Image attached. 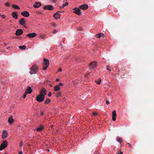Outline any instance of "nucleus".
Here are the masks:
<instances>
[{
	"mask_svg": "<svg viewBox=\"0 0 154 154\" xmlns=\"http://www.w3.org/2000/svg\"><path fill=\"white\" fill-rule=\"evenodd\" d=\"M26 94H30L32 92V90L30 86H28L26 91Z\"/></svg>",
	"mask_w": 154,
	"mask_h": 154,
	"instance_id": "a211bd4d",
	"label": "nucleus"
},
{
	"mask_svg": "<svg viewBox=\"0 0 154 154\" xmlns=\"http://www.w3.org/2000/svg\"><path fill=\"white\" fill-rule=\"evenodd\" d=\"M127 144L130 147H132V146L131 145L130 143H127Z\"/></svg>",
	"mask_w": 154,
	"mask_h": 154,
	"instance_id": "c03bdc74",
	"label": "nucleus"
},
{
	"mask_svg": "<svg viewBox=\"0 0 154 154\" xmlns=\"http://www.w3.org/2000/svg\"><path fill=\"white\" fill-rule=\"evenodd\" d=\"M39 38L40 39H46V38L45 37V36L44 35H41Z\"/></svg>",
	"mask_w": 154,
	"mask_h": 154,
	"instance_id": "cd10ccee",
	"label": "nucleus"
},
{
	"mask_svg": "<svg viewBox=\"0 0 154 154\" xmlns=\"http://www.w3.org/2000/svg\"><path fill=\"white\" fill-rule=\"evenodd\" d=\"M73 10V12L78 15H80L82 14L81 11L79 8H75Z\"/></svg>",
	"mask_w": 154,
	"mask_h": 154,
	"instance_id": "39448f33",
	"label": "nucleus"
},
{
	"mask_svg": "<svg viewBox=\"0 0 154 154\" xmlns=\"http://www.w3.org/2000/svg\"><path fill=\"white\" fill-rule=\"evenodd\" d=\"M19 23L20 24L23 25L24 27L26 28L27 27L25 26L24 25L25 24V19L24 18L21 19L19 21Z\"/></svg>",
	"mask_w": 154,
	"mask_h": 154,
	"instance_id": "9b49d317",
	"label": "nucleus"
},
{
	"mask_svg": "<svg viewBox=\"0 0 154 154\" xmlns=\"http://www.w3.org/2000/svg\"><path fill=\"white\" fill-rule=\"evenodd\" d=\"M23 33V31L20 29H17L15 33V35L17 36H19L21 35Z\"/></svg>",
	"mask_w": 154,
	"mask_h": 154,
	"instance_id": "4468645a",
	"label": "nucleus"
},
{
	"mask_svg": "<svg viewBox=\"0 0 154 154\" xmlns=\"http://www.w3.org/2000/svg\"><path fill=\"white\" fill-rule=\"evenodd\" d=\"M42 5L41 3L40 2H35L33 5V7L35 8H38Z\"/></svg>",
	"mask_w": 154,
	"mask_h": 154,
	"instance_id": "9d476101",
	"label": "nucleus"
},
{
	"mask_svg": "<svg viewBox=\"0 0 154 154\" xmlns=\"http://www.w3.org/2000/svg\"><path fill=\"white\" fill-rule=\"evenodd\" d=\"M48 151H49L50 150H49L48 149Z\"/></svg>",
	"mask_w": 154,
	"mask_h": 154,
	"instance_id": "bf43d9fd",
	"label": "nucleus"
},
{
	"mask_svg": "<svg viewBox=\"0 0 154 154\" xmlns=\"http://www.w3.org/2000/svg\"><path fill=\"white\" fill-rule=\"evenodd\" d=\"M10 48V47H8L7 48V49H9V48Z\"/></svg>",
	"mask_w": 154,
	"mask_h": 154,
	"instance_id": "6e6d98bb",
	"label": "nucleus"
},
{
	"mask_svg": "<svg viewBox=\"0 0 154 154\" xmlns=\"http://www.w3.org/2000/svg\"><path fill=\"white\" fill-rule=\"evenodd\" d=\"M21 14L22 16L26 17H28L29 16V13L26 11L22 12Z\"/></svg>",
	"mask_w": 154,
	"mask_h": 154,
	"instance_id": "2eb2a0df",
	"label": "nucleus"
},
{
	"mask_svg": "<svg viewBox=\"0 0 154 154\" xmlns=\"http://www.w3.org/2000/svg\"><path fill=\"white\" fill-rule=\"evenodd\" d=\"M61 95V94L60 93H58L56 95V96L57 97H59Z\"/></svg>",
	"mask_w": 154,
	"mask_h": 154,
	"instance_id": "473e14b6",
	"label": "nucleus"
},
{
	"mask_svg": "<svg viewBox=\"0 0 154 154\" xmlns=\"http://www.w3.org/2000/svg\"><path fill=\"white\" fill-rule=\"evenodd\" d=\"M43 114H44V113H43V112L42 111H41V115L42 116V115H43Z\"/></svg>",
	"mask_w": 154,
	"mask_h": 154,
	"instance_id": "3c124183",
	"label": "nucleus"
},
{
	"mask_svg": "<svg viewBox=\"0 0 154 154\" xmlns=\"http://www.w3.org/2000/svg\"><path fill=\"white\" fill-rule=\"evenodd\" d=\"M18 154H23V152L21 151L19 152Z\"/></svg>",
	"mask_w": 154,
	"mask_h": 154,
	"instance_id": "de8ad7c7",
	"label": "nucleus"
},
{
	"mask_svg": "<svg viewBox=\"0 0 154 154\" xmlns=\"http://www.w3.org/2000/svg\"><path fill=\"white\" fill-rule=\"evenodd\" d=\"M37 35V34L35 32H32L31 33H29L26 35L29 38H33L35 37Z\"/></svg>",
	"mask_w": 154,
	"mask_h": 154,
	"instance_id": "ddd939ff",
	"label": "nucleus"
},
{
	"mask_svg": "<svg viewBox=\"0 0 154 154\" xmlns=\"http://www.w3.org/2000/svg\"><path fill=\"white\" fill-rule=\"evenodd\" d=\"M62 69L60 68H59L58 69V71H60V72H61L62 71Z\"/></svg>",
	"mask_w": 154,
	"mask_h": 154,
	"instance_id": "09e8293b",
	"label": "nucleus"
},
{
	"mask_svg": "<svg viewBox=\"0 0 154 154\" xmlns=\"http://www.w3.org/2000/svg\"><path fill=\"white\" fill-rule=\"evenodd\" d=\"M82 28L81 27H79L78 29V30H80V31H82Z\"/></svg>",
	"mask_w": 154,
	"mask_h": 154,
	"instance_id": "79ce46f5",
	"label": "nucleus"
},
{
	"mask_svg": "<svg viewBox=\"0 0 154 154\" xmlns=\"http://www.w3.org/2000/svg\"><path fill=\"white\" fill-rule=\"evenodd\" d=\"M5 5L6 6L8 7H9L10 6V4L8 2L5 3Z\"/></svg>",
	"mask_w": 154,
	"mask_h": 154,
	"instance_id": "7c9ffc66",
	"label": "nucleus"
},
{
	"mask_svg": "<svg viewBox=\"0 0 154 154\" xmlns=\"http://www.w3.org/2000/svg\"><path fill=\"white\" fill-rule=\"evenodd\" d=\"M68 4V3L67 2L66 3L64 4L63 5V6H64V7L66 6Z\"/></svg>",
	"mask_w": 154,
	"mask_h": 154,
	"instance_id": "f704fd0d",
	"label": "nucleus"
},
{
	"mask_svg": "<svg viewBox=\"0 0 154 154\" xmlns=\"http://www.w3.org/2000/svg\"><path fill=\"white\" fill-rule=\"evenodd\" d=\"M47 94V91L46 89L44 88H42L40 91V94L42 95H44L45 97V95Z\"/></svg>",
	"mask_w": 154,
	"mask_h": 154,
	"instance_id": "6e6552de",
	"label": "nucleus"
},
{
	"mask_svg": "<svg viewBox=\"0 0 154 154\" xmlns=\"http://www.w3.org/2000/svg\"><path fill=\"white\" fill-rule=\"evenodd\" d=\"M44 10H52L54 9V7L51 5H45L43 7Z\"/></svg>",
	"mask_w": 154,
	"mask_h": 154,
	"instance_id": "0eeeda50",
	"label": "nucleus"
},
{
	"mask_svg": "<svg viewBox=\"0 0 154 154\" xmlns=\"http://www.w3.org/2000/svg\"><path fill=\"white\" fill-rule=\"evenodd\" d=\"M106 104H107V105H108V104H109V101H108V100H107V101H106Z\"/></svg>",
	"mask_w": 154,
	"mask_h": 154,
	"instance_id": "a18cd8bd",
	"label": "nucleus"
},
{
	"mask_svg": "<svg viewBox=\"0 0 154 154\" xmlns=\"http://www.w3.org/2000/svg\"><path fill=\"white\" fill-rule=\"evenodd\" d=\"M4 44L5 45H6V44L5 43H4Z\"/></svg>",
	"mask_w": 154,
	"mask_h": 154,
	"instance_id": "4d7b16f0",
	"label": "nucleus"
},
{
	"mask_svg": "<svg viewBox=\"0 0 154 154\" xmlns=\"http://www.w3.org/2000/svg\"><path fill=\"white\" fill-rule=\"evenodd\" d=\"M51 1L53 2H55V0H51Z\"/></svg>",
	"mask_w": 154,
	"mask_h": 154,
	"instance_id": "864d4df0",
	"label": "nucleus"
},
{
	"mask_svg": "<svg viewBox=\"0 0 154 154\" xmlns=\"http://www.w3.org/2000/svg\"><path fill=\"white\" fill-rule=\"evenodd\" d=\"M8 135V132L5 130H3L2 134V137L3 139H4L7 137Z\"/></svg>",
	"mask_w": 154,
	"mask_h": 154,
	"instance_id": "f8f14e48",
	"label": "nucleus"
},
{
	"mask_svg": "<svg viewBox=\"0 0 154 154\" xmlns=\"http://www.w3.org/2000/svg\"><path fill=\"white\" fill-rule=\"evenodd\" d=\"M8 146V142L6 140H4L1 143L0 146V150H2Z\"/></svg>",
	"mask_w": 154,
	"mask_h": 154,
	"instance_id": "20e7f679",
	"label": "nucleus"
},
{
	"mask_svg": "<svg viewBox=\"0 0 154 154\" xmlns=\"http://www.w3.org/2000/svg\"><path fill=\"white\" fill-rule=\"evenodd\" d=\"M45 97L44 95L39 94L36 97V99L38 102H41L44 100Z\"/></svg>",
	"mask_w": 154,
	"mask_h": 154,
	"instance_id": "7ed1b4c3",
	"label": "nucleus"
},
{
	"mask_svg": "<svg viewBox=\"0 0 154 154\" xmlns=\"http://www.w3.org/2000/svg\"><path fill=\"white\" fill-rule=\"evenodd\" d=\"M49 97H51V92H50L48 95Z\"/></svg>",
	"mask_w": 154,
	"mask_h": 154,
	"instance_id": "ea45409f",
	"label": "nucleus"
},
{
	"mask_svg": "<svg viewBox=\"0 0 154 154\" xmlns=\"http://www.w3.org/2000/svg\"><path fill=\"white\" fill-rule=\"evenodd\" d=\"M12 6L13 8H14L15 9H20V8L18 7V6L15 5H13Z\"/></svg>",
	"mask_w": 154,
	"mask_h": 154,
	"instance_id": "a878e982",
	"label": "nucleus"
},
{
	"mask_svg": "<svg viewBox=\"0 0 154 154\" xmlns=\"http://www.w3.org/2000/svg\"><path fill=\"white\" fill-rule=\"evenodd\" d=\"M19 48L21 49V50H24L26 48V46L25 45H23V46H19Z\"/></svg>",
	"mask_w": 154,
	"mask_h": 154,
	"instance_id": "bb28decb",
	"label": "nucleus"
},
{
	"mask_svg": "<svg viewBox=\"0 0 154 154\" xmlns=\"http://www.w3.org/2000/svg\"><path fill=\"white\" fill-rule=\"evenodd\" d=\"M93 115L94 116H96L97 115V114L96 113V112H93Z\"/></svg>",
	"mask_w": 154,
	"mask_h": 154,
	"instance_id": "a19ab883",
	"label": "nucleus"
},
{
	"mask_svg": "<svg viewBox=\"0 0 154 154\" xmlns=\"http://www.w3.org/2000/svg\"><path fill=\"white\" fill-rule=\"evenodd\" d=\"M101 81V79L100 78H99L97 80H96L95 82L97 84L99 85L100 84Z\"/></svg>",
	"mask_w": 154,
	"mask_h": 154,
	"instance_id": "b1692460",
	"label": "nucleus"
},
{
	"mask_svg": "<svg viewBox=\"0 0 154 154\" xmlns=\"http://www.w3.org/2000/svg\"><path fill=\"white\" fill-rule=\"evenodd\" d=\"M116 112L115 110H114L112 112V119L113 121H115L116 120Z\"/></svg>",
	"mask_w": 154,
	"mask_h": 154,
	"instance_id": "dca6fc26",
	"label": "nucleus"
},
{
	"mask_svg": "<svg viewBox=\"0 0 154 154\" xmlns=\"http://www.w3.org/2000/svg\"><path fill=\"white\" fill-rule=\"evenodd\" d=\"M57 32V31L56 30H55V29H54L53 30V32L52 33L53 34H54V33H56Z\"/></svg>",
	"mask_w": 154,
	"mask_h": 154,
	"instance_id": "72a5a7b5",
	"label": "nucleus"
},
{
	"mask_svg": "<svg viewBox=\"0 0 154 154\" xmlns=\"http://www.w3.org/2000/svg\"><path fill=\"white\" fill-rule=\"evenodd\" d=\"M60 80L59 79H56V81L57 82H58V81H60Z\"/></svg>",
	"mask_w": 154,
	"mask_h": 154,
	"instance_id": "8fccbe9b",
	"label": "nucleus"
},
{
	"mask_svg": "<svg viewBox=\"0 0 154 154\" xmlns=\"http://www.w3.org/2000/svg\"><path fill=\"white\" fill-rule=\"evenodd\" d=\"M88 5L86 4H84L82 5H80L79 6V8L81 9L86 10L88 8Z\"/></svg>",
	"mask_w": 154,
	"mask_h": 154,
	"instance_id": "1a4fd4ad",
	"label": "nucleus"
},
{
	"mask_svg": "<svg viewBox=\"0 0 154 154\" xmlns=\"http://www.w3.org/2000/svg\"><path fill=\"white\" fill-rule=\"evenodd\" d=\"M27 94H26V92H25L24 93V94L23 95V97L24 98H25L26 97V95Z\"/></svg>",
	"mask_w": 154,
	"mask_h": 154,
	"instance_id": "e433bc0d",
	"label": "nucleus"
},
{
	"mask_svg": "<svg viewBox=\"0 0 154 154\" xmlns=\"http://www.w3.org/2000/svg\"><path fill=\"white\" fill-rule=\"evenodd\" d=\"M109 66H106V69L107 70H108L109 72H110L111 71V70L109 69Z\"/></svg>",
	"mask_w": 154,
	"mask_h": 154,
	"instance_id": "2f4dec72",
	"label": "nucleus"
},
{
	"mask_svg": "<svg viewBox=\"0 0 154 154\" xmlns=\"http://www.w3.org/2000/svg\"><path fill=\"white\" fill-rule=\"evenodd\" d=\"M64 7V6H63V5L62 6L60 7V9H61L62 8H63Z\"/></svg>",
	"mask_w": 154,
	"mask_h": 154,
	"instance_id": "49530a36",
	"label": "nucleus"
},
{
	"mask_svg": "<svg viewBox=\"0 0 154 154\" xmlns=\"http://www.w3.org/2000/svg\"><path fill=\"white\" fill-rule=\"evenodd\" d=\"M51 25L53 26L54 27H56L57 26V25L56 24V23L54 22H52L51 23Z\"/></svg>",
	"mask_w": 154,
	"mask_h": 154,
	"instance_id": "c756f323",
	"label": "nucleus"
},
{
	"mask_svg": "<svg viewBox=\"0 0 154 154\" xmlns=\"http://www.w3.org/2000/svg\"><path fill=\"white\" fill-rule=\"evenodd\" d=\"M1 16H2V15L1 14H0V16L1 17Z\"/></svg>",
	"mask_w": 154,
	"mask_h": 154,
	"instance_id": "13d9d810",
	"label": "nucleus"
},
{
	"mask_svg": "<svg viewBox=\"0 0 154 154\" xmlns=\"http://www.w3.org/2000/svg\"><path fill=\"white\" fill-rule=\"evenodd\" d=\"M11 15H12L13 17L15 19H17L18 18V15L17 12H13Z\"/></svg>",
	"mask_w": 154,
	"mask_h": 154,
	"instance_id": "6ab92c4d",
	"label": "nucleus"
},
{
	"mask_svg": "<svg viewBox=\"0 0 154 154\" xmlns=\"http://www.w3.org/2000/svg\"><path fill=\"white\" fill-rule=\"evenodd\" d=\"M117 140L119 143H121L122 142V139L120 137H119L117 139Z\"/></svg>",
	"mask_w": 154,
	"mask_h": 154,
	"instance_id": "5701e85b",
	"label": "nucleus"
},
{
	"mask_svg": "<svg viewBox=\"0 0 154 154\" xmlns=\"http://www.w3.org/2000/svg\"><path fill=\"white\" fill-rule=\"evenodd\" d=\"M49 61L48 59L46 58H44V61L43 62V70H45L49 65Z\"/></svg>",
	"mask_w": 154,
	"mask_h": 154,
	"instance_id": "f257e3e1",
	"label": "nucleus"
},
{
	"mask_svg": "<svg viewBox=\"0 0 154 154\" xmlns=\"http://www.w3.org/2000/svg\"><path fill=\"white\" fill-rule=\"evenodd\" d=\"M97 66V63L93 61L91 63L89 64V67L91 69H93Z\"/></svg>",
	"mask_w": 154,
	"mask_h": 154,
	"instance_id": "423d86ee",
	"label": "nucleus"
},
{
	"mask_svg": "<svg viewBox=\"0 0 154 154\" xmlns=\"http://www.w3.org/2000/svg\"><path fill=\"white\" fill-rule=\"evenodd\" d=\"M38 69V67L37 66H33L31 68L30 71L29 72L31 75L35 74L36 73Z\"/></svg>",
	"mask_w": 154,
	"mask_h": 154,
	"instance_id": "f03ea898",
	"label": "nucleus"
},
{
	"mask_svg": "<svg viewBox=\"0 0 154 154\" xmlns=\"http://www.w3.org/2000/svg\"><path fill=\"white\" fill-rule=\"evenodd\" d=\"M23 145V142L22 141H21L20 143V144L19 145L20 147H21Z\"/></svg>",
	"mask_w": 154,
	"mask_h": 154,
	"instance_id": "c9c22d12",
	"label": "nucleus"
},
{
	"mask_svg": "<svg viewBox=\"0 0 154 154\" xmlns=\"http://www.w3.org/2000/svg\"><path fill=\"white\" fill-rule=\"evenodd\" d=\"M61 12V11H59L57 12L56 13L57 14V15H60V13Z\"/></svg>",
	"mask_w": 154,
	"mask_h": 154,
	"instance_id": "4c0bfd02",
	"label": "nucleus"
},
{
	"mask_svg": "<svg viewBox=\"0 0 154 154\" xmlns=\"http://www.w3.org/2000/svg\"><path fill=\"white\" fill-rule=\"evenodd\" d=\"M60 89V88L58 85H56L54 87V89L55 91H58Z\"/></svg>",
	"mask_w": 154,
	"mask_h": 154,
	"instance_id": "4be33fe9",
	"label": "nucleus"
},
{
	"mask_svg": "<svg viewBox=\"0 0 154 154\" xmlns=\"http://www.w3.org/2000/svg\"><path fill=\"white\" fill-rule=\"evenodd\" d=\"M63 85V84H62V83L60 82V83H59V85H58V86H62Z\"/></svg>",
	"mask_w": 154,
	"mask_h": 154,
	"instance_id": "37998d69",
	"label": "nucleus"
},
{
	"mask_svg": "<svg viewBox=\"0 0 154 154\" xmlns=\"http://www.w3.org/2000/svg\"><path fill=\"white\" fill-rule=\"evenodd\" d=\"M116 154H123V152H121L120 153H118Z\"/></svg>",
	"mask_w": 154,
	"mask_h": 154,
	"instance_id": "603ef678",
	"label": "nucleus"
},
{
	"mask_svg": "<svg viewBox=\"0 0 154 154\" xmlns=\"http://www.w3.org/2000/svg\"><path fill=\"white\" fill-rule=\"evenodd\" d=\"M14 120L12 118V117H11L9 118L8 121L9 122L11 123L14 121Z\"/></svg>",
	"mask_w": 154,
	"mask_h": 154,
	"instance_id": "393cba45",
	"label": "nucleus"
},
{
	"mask_svg": "<svg viewBox=\"0 0 154 154\" xmlns=\"http://www.w3.org/2000/svg\"><path fill=\"white\" fill-rule=\"evenodd\" d=\"M63 1L64 2H66V0H64Z\"/></svg>",
	"mask_w": 154,
	"mask_h": 154,
	"instance_id": "5fc2aeb1",
	"label": "nucleus"
},
{
	"mask_svg": "<svg viewBox=\"0 0 154 154\" xmlns=\"http://www.w3.org/2000/svg\"><path fill=\"white\" fill-rule=\"evenodd\" d=\"M1 17L4 19L5 18V15H2V16H1Z\"/></svg>",
	"mask_w": 154,
	"mask_h": 154,
	"instance_id": "58836bf2",
	"label": "nucleus"
},
{
	"mask_svg": "<svg viewBox=\"0 0 154 154\" xmlns=\"http://www.w3.org/2000/svg\"><path fill=\"white\" fill-rule=\"evenodd\" d=\"M104 36V34L103 33H98L96 35V37L98 38H100L101 37Z\"/></svg>",
	"mask_w": 154,
	"mask_h": 154,
	"instance_id": "aec40b11",
	"label": "nucleus"
},
{
	"mask_svg": "<svg viewBox=\"0 0 154 154\" xmlns=\"http://www.w3.org/2000/svg\"><path fill=\"white\" fill-rule=\"evenodd\" d=\"M60 16L59 15H57V13H54L53 17L55 19L57 20L60 18Z\"/></svg>",
	"mask_w": 154,
	"mask_h": 154,
	"instance_id": "412c9836",
	"label": "nucleus"
},
{
	"mask_svg": "<svg viewBox=\"0 0 154 154\" xmlns=\"http://www.w3.org/2000/svg\"><path fill=\"white\" fill-rule=\"evenodd\" d=\"M51 101L49 99H47L45 101V104H47L49 103Z\"/></svg>",
	"mask_w": 154,
	"mask_h": 154,
	"instance_id": "c85d7f7f",
	"label": "nucleus"
},
{
	"mask_svg": "<svg viewBox=\"0 0 154 154\" xmlns=\"http://www.w3.org/2000/svg\"><path fill=\"white\" fill-rule=\"evenodd\" d=\"M44 129V126L43 125H41L37 127V128L36 129V131H37L41 132Z\"/></svg>",
	"mask_w": 154,
	"mask_h": 154,
	"instance_id": "f3484780",
	"label": "nucleus"
}]
</instances>
